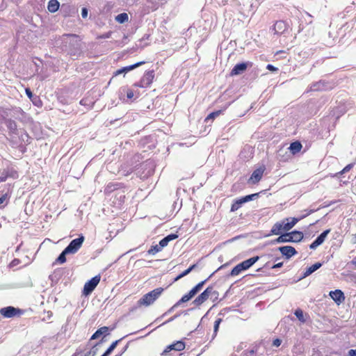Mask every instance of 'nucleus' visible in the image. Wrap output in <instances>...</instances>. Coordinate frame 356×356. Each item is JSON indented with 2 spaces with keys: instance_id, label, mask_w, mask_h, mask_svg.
I'll use <instances>...</instances> for the list:
<instances>
[{
  "instance_id": "nucleus-26",
  "label": "nucleus",
  "mask_w": 356,
  "mask_h": 356,
  "mask_svg": "<svg viewBox=\"0 0 356 356\" xmlns=\"http://www.w3.org/2000/svg\"><path fill=\"white\" fill-rule=\"evenodd\" d=\"M291 234L290 233H286L280 235L277 238L275 239V242L277 243H286L293 241V238H291Z\"/></svg>"
},
{
  "instance_id": "nucleus-58",
  "label": "nucleus",
  "mask_w": 356,
  "mask_h": 356,
  "mask_svg": "<svg viewBox=\"0 0 356 356\" xmlns=\"http://www.w3.org/2000/svg\"><path fill=\"white\" fill-rule=\"evenodd\" d=\"M102 356H107V355H106L105 353H104Z\"/></svg>"
},
{
  "instance_id": "nucleus-59",
  "label": "nucleus",
  "mask_w": 356,
  "mask_h": 356,
  "mask_svg": "<svg viewBox=\"0 0 356 356\" xmlns=\"http://www.w3.org/2000/svg\"><path fill=\"white\" fill-rule=\"evenodd\" d=\"M121 355H122V354H120V355H115V356H121Z\"/></svg>"
},
{
  "instance_id": "nucleus-44",
  "label": "nucleus",
  "mask_w": 356,
  "mask_h": 356,
  "mask_svg": "<svg viewBox=\"0 0 356 356\" xmlns=\"http://www.w3.org/2000/svg\"><path fill=\"white\" fill-rule=\"evenodd\" d=\"M119 341H120V340H116V341H113V342L111 344V346L108 347V348H109L110 350H113L115 348V347L117 346V345H118V343Z\"/></svg>"
},
{
  "instance_id": "nucleus-56",
  "label": "nucleus",
  "mask_w": 356,
  "mask_h": 356,
  "mask_svg": "<svg viewBox=\"0 0 356 356\" xmlns=\"http://www.w3.org/2000/svg\"><path fill=\"white\" fill-rule=\"evenodd\" d=\"M331 131H332V129L329 127L328 129H327V131L330 132Z\"/></svg>"
},
{
  "instance_id": "nucleus-3",
  "label": "nucleus",
  "mask_w": 356,
  "mask_h": 356,
  "mask_svg": "<svg viewBox=\"0 0 356 356\" xmlns=\"http://www.w3.org/2000/svg\"><path fill=\"white\" fill-rule=\"evenodd\" d=\"M259 259V256L251 257L245 260L234 266L230 272V276L234 277L238 275L242 271L249 269Z\"/></svg>"
},
{
  "instance_id": "nucleus-37",
  "label": "nucleus",
  "mask_w": 356,
  "mask_h": 356,
  "mask_svg": "<svg viewBox=\"0 0 356 356\" xmlns=\"http://www.w3.org/2000/svg\"><path fill=\"white\" fill-rule=\"evenodd\" d=\"M67 254H69L68 252H66V250L65 249L61 254L58 256V257L56 259V262L59 264H63L66 261V257L65 255Z\"/></svg>"
},
{
  "instance_id": "nucleus-31",
  "label": "nucleus",
  "mask_w": 356,
  "mask_h": 356,
  "mask_svg": "<svg viewBox=\"0 0 356 356\" xmlns=\"http://www.w3.org/2000/svg\"><path fill=\"white\" fill-rule=\"evenodd\" d=\"M291 234V238H293L292 242H298L301 241L303 238V234L301 232L298 231H293L292 232H290Z\"/></svg>"
},
{
  "instance_id": "nucleus-18",
  "label": "nucleus",
  "mask_w": 356,
  "mask_h": 356,
  "mask_svg": "<svg viewBox=\"0 0 356 356\" xmlns=\"http://www.w3.org/2000/svg\"><path fill=\"white\" fill-rule=\"evenodd\" d=\"M279 250L286 259H289L297 254L296 249L289 245L280 247Z\"/></svg>"
},
{
  "instance_id": "nucleus-8",
  "label": "nucleus",
  "mask_w": 356,
  "mask_h": 356,
  "mask_svg": "<svg viewBox=\"0 0 356 356\" xmlns=\"http://www.w3.org/2000/svg\"><path fill=\"white\" fill-rule=\"evenodd\" d=\"M101 280L100 275L93 277L91 280L87 282L83 286V294L88 296L90 294L98 285Z\"/></svg>"
},
{
  "instance_id": "nucleus-5",
  "label": "nucleus",
  "mask_w": 356,
  "mask_h": 356,
  "mask_svg": "<svg viewBox=\"0 0 356 356\" xmlns=\"http://www.w3.org/2000/svg\"><path fill=\"white\" fill-rule=\"evenodd\" d=\"M154 76H155V72H154V70H148L145 72V74L142 76L140 81L138 83H136L134 84V86L136 87L143 88H147L153 82Z\"/></svg>"
},
{
  "instance_id": "nucleus-12",
  "label": "nucleus",
  "mask_w": 356,
  "mask_h": 356,
  "mask_svg": "<svg viewBox=\"0 0 356 356\" xmlns=\"http://www.w3.org/2000/svg\"><path fill=\"white\" fill-rule=\"evenodd\" d=\"M266 168L260 166L253 171L248 182L251 184H256L262 179Z\"/></svg>"
},
{
  "instance_id": "nucleus-30",
  "label": "nucleus",
  "mask_w": 356,
  "mask_h": 356,
  "mask_svg": "<svg viewBox=\"0 0 356 356\" xmlns=\"http://www.w3.org/2000/svg\"><path fill=\"white\" fill-rule=\"evenodd\" d=\"M108 327H102L98 329L91 337L90 340L96 339L99 338L102 334L107 332Z\"/></svg>"
},
{
  "instance_id": "nucleus-14",
  "label": "nucleus",
  "mask_w": 356,
  "mask_h": 356,
  "mask_svg": "<svg viewBox=\"0 0 356 356\" xmlns=\"http://www.w3.org/2000/svg\"><path fill=\"white\" fill-rule=\"evenodd\" d=\"M252 63L247 62V63H238L232 68V70L230 72L231 76H236L243 74L248 66H251Z\"/></svg>"
},
{
  "instance_id": "nucleus-29",
  "label": "nucleus",
  "mask_w": 356,
  "mask_h": 356,
  "mask_svg": "<svg viewBox=\"0 0 356 356\" xmlns=\"http://www.w3.org/2000/svg\"><path fill=\"white\" fill-rule=\"evenodd\" d=\"M282 231L284 228L282 222H276L271 229V233L275 235H279Z\"/></svg>"
},
{
  "instance_id": "nucleus-50",
  "label": "nucleus",
  "mask_w": 356,
  "mask_h": 356,
  "mask_svg": "<svg viewBox=\"0 0 356 356\" xmlns=\"http://www.w3.org/2000/svg\"><path fill=\"white\" fill-rule=\"evenodd\" d=\"M282 266H283V262H280V263H277V264H274V265L272 266V268H281Z\"/></svg>"
},
{
  "instance_id": "nucleus-39",
  "label": "nucleus",
  "mask_w": 356,
  "mask_h": 356,
  "mask_svg": "<svg viewBox=\"0 0 356 356\" xmlns=\"http://www.w3.org/2000/svg\"><path fill=\"white\" fill-rule=\"evenodd\" d=\"M123 90L124 91L126 90V92H127V97L128 99H132L134 97V91L132 90L129 89V88H127V89L124 88Z\"/></svg>"
},
{
  "instance_id": "nucleus-33",
  "label": "nucleus",
  "mask_w": 356,
  "mask_h": 356,
  "mask_svg": "<svg viewBox=\"0 0 356 356\" xmlns=\"http://www.w3.org/2000/svg\"><path fill=\"white\" fill-rule=\"evenodd\" d=\"M196 267V264H193L188 268L183 271L181 274H179L175 279V281H177L183 277L187 275L189 273H191L195 268Z\"/></svg>"
},
{
  "instance_id": "nucleus-27",
  "label": "nucleus",
  "mask_w": 356,
  "mask_h": 356,
  "mask_svg": "<svg viewBox=\"0 0 356 356\" xmlns=\"http://www.w3.org/2000/svg\"><path fill=\"white\" fill-rule=\"evenodd\" d=\"M230 104H227L223 110H218L215 111L211 113H209L207 117L205 118V122H208L209 120H213L215 118L219 116L229 106Z\"/></svg>"
},
{
  "instance_id": "nucleus-41",
  "label": "nucleus",
  "mask_w": 356,
  "mask_h": 356,
  "mask_svg": "<svg viewBox=\"0 0 356 356\" xmlns=\"http://www.w3.org/2000/svg\"><path fill=\"white\" fill-rule=\"evenodd\" d=\"M9 176L10 175H8V172H3L0 176V182L5 181Z\"/></svg>"
},
{
  "instance_id": "nucleus-52",
  "label": "nucleus",
  "mask_w": 356,
  "mask_h": 356,
  "mask_svg": "<svg viewBox=\"0 0 356 356\" xmlns=\"http://www.w3.org/2000/svg\"><path fill=\"white\" fill-rule=\"evenodd\" d=\"M113 350L108 348L106 352L104 353L106 355H108Z\"/></svg>"
},
{
  "instance_id": "nucleus-15",
  "label": "nucleus",
  "mask_w": 356,
  "mask_h": 356,
  "mask_svg": "<svg viewBox=\"0 0 356 356\" xmlns=\"http://www.w3.org/2000/svg\"><path fill=\"white\" fill-rule=\"evenodd\" d=\"M124 186L122 183L119 182H109L108 183L104 189V193L106 195H108L115 191L124 188Z\"/></svg>"
},
{
  "instance_id": "nucleus-9",
  "label": "nucleus",
  "mask_w": 356,
  "mask_h": 356,
  "mask_svg": "<svg viewBox=\"0 0 356 356\" xmlns=\"http://www.w3.org/2000/svg\"><path fill=\"white\" fill-rule=\"evenodd\" d=\"M207 282V280L198 283L195 286H194L188 293L184 295L182 298L179 300L178 303H183L189 301L192 298H193L197 293L201 290L203 285Z\"/></svg>"
},
{
  "instance_id": "nucleus-53",
  "label": "nucleus",
  "mask_w": 356,
  "mask_h": 356,
  "mask_svg": "<svg viewBox=\"0 0 356 356\" xmlns=\"http://www.w3.org/2000/svg\"><path fill=\"white\" fill-rule=\"evenodd\" d=\"M113 350L108 348L106 352L104 353L106 355H108Z\"/></svg>"
},
{
  "instance_id": "nucleus-47",
  "label": "nucleus",
  "mask_w": 356,
  "mask_h": 356,
  "mask_svg": "<svg viewBox=\"0 0 356 356\" xmlns=\"http://www.w3.org/2000/svg\"><path fill=\"white\" fill-rule=\"evenodd\" d=\"M333 120V117H330V116H329V117L325 118L323 119V124H326V123H327V122H330V121H331V120Z\"/></svg>"
},
{
  "instance_id": "nucleus-46",
  "label": "nucleus",
  "mask_w": 356,
  "mask_h": 356,
  "mask_svg": "<svg viewBox=\"0 0 356 356\" xmlns=\"http://www.w3.org/2000/svg\"><path fill=\"white\" fill-rule=\"evenodd\" d=\"M111 35V32L106 33L99 36L100 38H109Z\"/></svg>"
},
{
  "instance_id": "nucleus-6",
  "label": "nucleus",
  "mask_w": 356,
  "mask_h": 356,
  "mask_svg": "<svg viewBox=\"0 0 356 356\" xmlns=\"http://www.w3.org/2000/svg\"><path fill=\"white\" fill-rule=\"evenodd\" d=\"M258 195H259V193H254V194L245 195L239 199L235 200L231 205L230 211L232 212L236 211L238 209H239L242 207V205L244 203L252 200L255 197H257Z\"/></svg>"
},
{
  "instance_id": "nucleus-32",
  "label": "nucleus",
  "mask_w": 356,
  "mask_h": 356,
  "mask_svg": "<svg viewBox=\"0 0 356 356\" xmlns=\"http://www.w3.org/2000/svg\"><path fill=\"white\" fill-rule=\"evenodd\" d=\"M129 16L126 13H122L115 17V20L120 24L127 22Z\"/></svg>"
},
{
  "instance_id": "nucleus-34",
  "label": "nucleus",
  "mask_w": 356,
  "mask_h": 356,
  "mask_svg": "<svg viewBox=\"0 0 356 356\" xmlns=\"http://www.w3.org/2000/svg\"><path fill=\"white\" fill-rule=\"evenodd\" d=\"M149 35L145 34L144 36L138 40V43L136 44V46L138 48L143 49L144 47H147L148 45L147 43H143V42L146 40H149Z\"/></svg>"
},
{
  "instance_id": "nucleus-45",
  "label": "nucleus",
  "mask_w": 356,
  "mask_h": 356,
  "mask_svg": "<svg viewBox=\"0 0 356 356\" xmlns=\"http://www.w3.org/2000/svg\"><path fill=\"white\" fill-rule=\"evenodd\" d=\"M81 16L83 18H86L88 16V9L86 8H83L81 10Z\"/></svg>"
},
{
  "instance_id": "nucleus-55",
  "label": "nucleus",
  "mask_w": 356,
  "mask_h": 356,
  "mask_svg": "<svg viewBox=\"0 0 356 356\" xmlns=\"http://www.w3.org/2000/svg\"><path fill=\"white\" fill-rule=\"evenodd\" d=\"M95 354V352L92 353L91 351H90L86 355V356H94Z\"/></svg>"
},
{
  "instance_id": "nucleus-49",
  "label": "nucleus",
  "mask_w": 356,
  "mask_h": 356,
  "mask_svg": "<svg viewBox=\"0 0 356 356\" xmlns=\"http://www.w3.org/2000/svg\"><path fill=\"white\" fill-rule=\"evenodd\" d=\"M26 94L29 98H31L33 97L32 92L29 88H26Z\"/></svg>"
},
{
  "instance_id": "nucleus-19",
  "label": "nucleus",
  "mask_w": 356,
  "mask_h": 356,
  "mask_svg": "<svg viewBox=\"0 0 356 356\" xmlns=\"http://www.w3.org/2000/svg\"><path fill=\"white\" fill-rule=\"evenodd\" d=\"M330 296L332 298V299L338 305L341 303L345 300V296L343 293L339 290L337 289L335 291H332L330 292Z\"/></svg>"
},
{
  "instance_id": "nucleus-40",
  "label": "nucleus",
  "mask_w": 356,
  "mask_h": 356,
  "mask_svg": "<svg viewBox=\"0 0 356 356\" xmlns=\"http://www.w3.org/2000/svg\"><path fill=\"white\" fill-rule=\"evenodd\" d=\"M221 321H222L221 318H218L216 320V321L214 323V332H217Z\"/></svg>"
},
{
  "instance_id": "nucleus-25",
  "label": "nucleus",
  "mask_w": 356,
  "mask_h": 356,
  "mask_svg": "<svg viewBox=\"0 0 356 356\" xmlns=\"http://www.w3.org/2000/svg\"><path fill=\"white\" fill-rule=\"evenodd\" d=\"M60 3L58 0H49L47 9L50 13H55L59 9Z\"/></svg>"
},
{
  "instance_id": "nucleus-11",
  "label": "nucleus",
  "mask_w": 356,
  "mask_h": 356,
  "mask_svg": "<svg viewBox=\"0 0 356 356\" xmlns=\"http://www.w3.org/2000/svg\"><path fill=\"white\" fill-rule=\"evenodd\" d=\"M332 88L330 83L325 80H320L313 83L307 91H322L327 90Z\"/></svg>"
},
{
  "instance_id": "nucleus-1",
  "label": "nucleus",
  "mask_w": 356,
  "mask_h": 356,
  "mask_svg": "<svg viewBox=\"0 0 356 356\" xmlns=\"http://www.w3.org/2000/svg\"><path fill=\"white\" fill-rule=\"evenodd\" d=\"M60 48L63 51H67L72 56L79 55L81 53V45L74 34H64L60 38Z\"/></svg>"
},
{
  "instance_id": "nucleus-43",
  "label": "nucleus",
  "mask_w": 356,
  "mask_h": 356,
  "mask_svg": "<svg viewBox=\"0 0 356 356\" xmlns=\"http://www.w3.org/2000/svg\"><path fill=\"white\" fill-rule=\"evenodd\" d=\"M282 341L280 339H275L273 341V345L275 347H279L281 345Z\"/></svg>"
},
{
  "instance_id": "nucleus-35",
  "label": "nucleus",
  "mask_w": 356,
  "mask_h": 356,
  "mask_svg": "<svg viewBox=\"0 0 356 356\" xmlns=\"http://www.w3.org/2000/svg\"><path fill=\"white\" fill-rule=\"evenodd\" d=\"M354 166L353 163L348 164L346 167H344L341 171L337 172L333 177H339L346 172L350 171Z\"/></svg>"
},
{
  "instance_id": "nucleus-23",
  "label": "nucleus",
  "mask_w": 356,
  "mask_h": 356,
  "mask_svg": "<svg viewBox=\"0 0 356 356\" xmlns=\"http://www.w3.org/2000/svg\"><path fill=\"white\" fill-rule=\"evenodd\" d=\"M302 148L301 143L298 140L294 141L290 144L289 149L293 155L299 153Z\"/></svg>"
},
{
  "instance_id": "nucleus-17",
  "label": "nucleus",
  "mask_w": 356,
  "mask_h": 356,
  "mask_svg": "<svg viewBox=\"0 0 356 356\" xmlns=\"http://www.w3.org/2000/svg\"><path fill=\"white\" fill-rule=\"evenodd\" d=\"M7 115H8L6 114V112L4 111H2V113H1L2 120L3 121L4 124L7 127L8 131L10 132H14L17 129L16 122L14 120H12L10 119H6Z\"/></svg>"
},
{
  "instance_id": "nucleus-28",
  "label": "nucleus",
  "mask_w": 356,
  "mask_h": 356,
  "mask_svg": "<svg viewBox=\"0 0 356 356\" xmlns=\"http://www.w3.org/2000/svg\"><path fill=\"white\" fill-rule=\"evenodd\" d=\"M321 266V264L318 263V262L312 265L311 266L307 268V270H305V272L304 273V277L309 276L312 273H314V271L318 270Z\"/></svg>"
},
{
  "instance_id": "nucleus-42",
  "label": "nucleus",
  "mask_w": 356,
  "mask_h": 356,
  "mask_svg": "<svg viewBox=\"0 0 356 356\" xmlns=\"http://www.w3.org/2000/svg\"><path fill=\"white\" fill-rule=\"evenodd\" d=\"M266 69L268 70L269 71H271V72H277V71H278V68L275 67V66H273L271 64H268L267 66H266Z\"/></svg>"
},
{
  "instance_id": "nucleus-4",
  "label": "nucleus",
  "mask_w": 356,
  "mask_h": 356,
  "mask_svg": "<svg viewBox=\"0 0 356 356\" xmlns=\"http://www.w3.org/2000/svg\"><path fill=\"white\" fill-rule=\"evenodd\" d=\"M24 314V310L13 306L5 307L0 309V314L4 318L19 317Z\"/></svg>"
},
{
  "instance_id": "nucleus-21",
  "label": "nucleus",
  "mask_w": 356,
  "mask_h": 356,
  "mask_svg": "<svg viewBox=\"0 0 356 356\" xmlns=\"http://www.w3.org/2000/svg\"><path fill=\"white\" fill-rule=\"evenodd\" d=\"M286 29V24L284 21H277L273 26L275 34H281Z\"/></svg>"
},
{
  "instance_id": "nucleus-22",
  "label": "nucleus",
  "mask_w": 356,
  "mask_h": 356,
  "mask_svg": "<svg viewBox=\"0 0 356 356\" xmlns=\"http://www.w3.org/2000/svg\"><path fill=\"white\" fill-rule=\"evenodd\" d=\"M298 221V218H292L291 219L286 218L282 222L283 223L284 231L287 232L290 230Z\"/></svg>"
},
{
  "instance_id": "nucleus-2",
  "label": "nucleus",
  "mask_w": 356,
  "mask_h": 356,
  "mask_svg": "<svg viewBox=\"0 0 356 356\" xmlns=\"http://www.w3.org/2000/svg\"><path fill=\"white\" fill-rule=\"evenodd\" d=\"M163 291V289L161 287L156 288L149 293L145 294L137 302L138 307H148L153 304L156 300H157Z\"/></svg>"
},
{
  "instance_id": "nucleus-10",
  "label": "nucleus",
  "mask_w": 356,
  "mask_h": 356,
  "mask_svg": "<svg viewBox=\"0 0 356 356\" xmlns=\"http://www.w3.org/2000/svg\"><path fill=\"white\" fill-rule=\"evenodd\" d=\"M83 241L84 236L81 235L79 238L72 240L65 249L66 252L74 254L80 249Z\"/></svg>"
},
{
  "instance_id": "nucleus-51",
  "label": "nucleus",
  "mask_w": 356,
  "mask_h": 356,
  "mask_svg": "<svg viewBox=\"0 0 356 356\" xmlns=\"http://www.w3.org/2000/svg\"><path fill=\"white\" fill-rule=\"evenodd\" d=\"M7 198V195L5 194L0 197V204H3Z\"/></svg>"
},
{
  "instance_id": "nucleus-36",
  "label": "nucleus",
  "mask_w": 356,
  "mask_h": 356,
  "mask_svg": "<svg viewBox=\"0 0 356 356\" xmlns=\"http://www.w3.org/2000/svg\"><path fill=\"white\" fill-rule=\"evenodd\" d=\"M161 250V248L159 245H152L151 248L148 250L147 254L150 255H154Z\"/></svg>"
},
{
  "instance_id": "nucleus-48",
  "label": "nucleus",
  "mask_w": 356,
  "mask_h": 356,
  "mask_svg": "<svg viewBox=\"0 0 356 356\" xmlns=\"http://www.w3.org/2000/svg\"><path fill=\"white\" fill-rule=\"evenodd\" d=\"M348 356H356V350L350 349L348 353Z\"/></svg>"
},
{
  "instance_id": "nucleus-57",
  "label": "nucleus",
  "mask_w": 356,
  "mask_h": 356,
  "mask_svg": "<svg viewBox=\"0 0 356 356\" xmlns=\"http://www.w3.org/2000/svg\"><path fill=\"white\" fill-rule=\"evenodd\" d=\"M83 100H81V101L80 102V104H83Z\"/></svg>"
},
{
  "instance_id": "nucleus-38",
  "label": "nucleus",
  "mask_w": 356,
  "mask_h": 356,
  "mask_svg": "<svg viewBox=\"0 0 356 356\" xmlns=\"http://www.w3.org/2000/svg\"><path fill=\"white\" fill-rule=\"evenodd\" d=\"M294 314L296 315V316L298 318V320L302 323H304L305 321V319L304 318V314H303V312L302 309H298L295 311V313Z\"/></svg>"
},
{
  "instance_id": "nucleus-20",
  "label": "nucleus",
  "mask_w": 356,
  "mask_h": 356,
  "mask_svg": "<svg viewBox=\"0 0 356 356\" xmlns=\"http://www.w3.org/2000/svg\"><path fill=\"white\" fill-rule=\"evenodd\" d=\"M145 63V61H140V62H138L136 63H134L133 65H128V66H125V67H123L119 70H118L114 74L115 76L117 75H119V74H121L122 73H127L129 72H130L131 70H133L134 69H136V67L142 65L143 64Z\"/></svg>"
},
{
  "instance_id": "nucleus-7",
  "label": "nucleus",
  "mask_w": 356,
  "mask_h": 356,
  "mask_svg": "<svg viewBox=\"0 0 356 356\" xmlns=\"http://www.w3.org/2000/svg\"><path fill=\"white\" fill-rule=\"evenodd\" d=\"M217 294V292L213 290V286H208L201 294H200L193 301L196 306H200L208 300L210 296Z\"/></svg>"
},
{
  "instance_id": "nucleus-13",
  "label": "nucleus",
  "mask_w": 356,
  "mask_h": 356,
  "mask_svg": "<svg viewBox=\"0 0 356 356\" xmlns=\"http://www.w3.org/2000/svg\"><path fill=\"white\" fill-rule=\"evenodd\" d=\"M186 347L185 343L183 341H177L175 343L169 345L161 353L162 356H167L171 350L181 351Z\"/></svg>"
},
{
  "instance_id": "nucleus-54",
  "label": "nucleus",
  "mask_w": 356,
  "mask_h": 356,
  "mask_svg": "<svg viewBox=\"0 0 356 356\" xmlns=\"http://www.w3.org/2000/svg\"><path fill=\"white\" fill-rule=\"evenodd\" d=\"M113 350L108 348L106 352L104 353L106 355H108Z\"/></svg>"
},
{
  "instance_id": "nucleus-16",
  "label": "nucleus",
  "mask_w": 356,
  "mask_h": 356,
  "mask_svg": "<svg viewBox=\"0 0 356 356\" xmlns=\"http://www.w3.org/2000/svg\"><path fill=\"white\" fill-rule=\"evenodd\" d=\"M330 232V229H326L323 232H322L312 243L311 245H309V248L311 249H315L318 246H319L320 245H321L326 236H327V234Z\"/></svg>"
},
{
  "instance_id": "nucleus-24",
  "label": "nucleus",
  "mask_w": 356,
  "mask_h": 356,
  "mask_svg": "<svg viewBox=\"0 0 356 356\" xmlns=\"http://www.w3.org/2000/svg\"><path fill=\"white\" fill-rule=\"evenodd\" d=\"M178 238V235L176 234H170L169 235H168L167 236H165V238H163V239H161L160 241H159V246L161 247V248H163L164 247L167 246L168 243L172 240H175L176 238Z\"/></svg>"
}]
</instances>
